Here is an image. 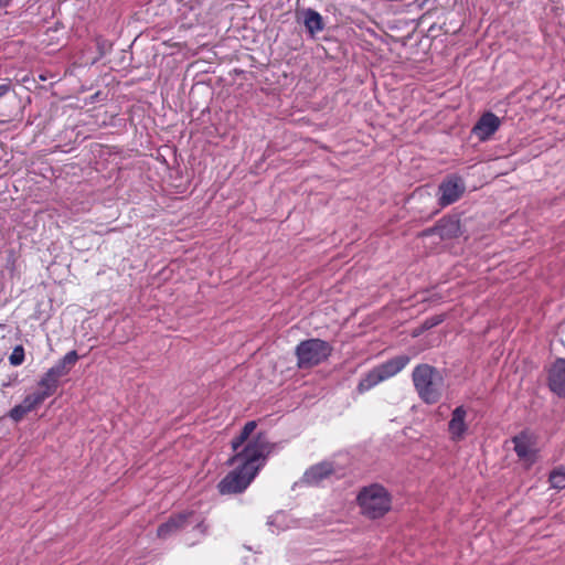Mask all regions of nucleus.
<instances>
[{"instance_id": "6", "label": "nucleus", "mask_w": 565, "mask_h": 565, "mask_svg": "<svg viewBox=\"0 0 565 565\" xmlns=\"http://www.w3.org/2000/svg\"><path fill=\"white\" fill-rule=\"evenodd\" d=\"M512 443L519 459L524 465L531 466L535 461L537 454L536 437L529 431H522L512 438Z\"/></svg>"}, {"instance_id": "3", "label": "nucleus", "mask_w": 565, "mask_h": 565, "mask_svg": "<svg viewBox=\"0 0 565 565\" xmlns=\"http://www.w3.org/2000/svg\"><path fill=\"white\" fill-rule=\"evenodd\" d=\"M361 513L369 519L384 516L392 507V497L388 491L380 484L364 487L358 498Z\"/></svg>"}, {"instance_id": "5", "label": "nucleus", "mask_w": 565, "mask_h": 565, "mask_svg": "<svg viewBox=\"0 0 565 565\" xmlns=\"http://www.w3.org/2000/svg\"><path fill=\"white\" fill-rule=\"evenodd\" d=\"M409 362V358L406 355H399L386 363H383L379 367L369 372L359 383V391L365 392L377 385L379 383L394 376L402 371Z\"/></svg>"}, {"instance_id": "10", "label": "nucleus", "mask_w": 565, "mask_h": 565, "mask_svg": "<svg viewBox=\"0 0 565 565\" xmlns=\"http://www.w3.org/2000/svg\"><path fill=\"white\" fill-rule=\"evenodd\" d=\"M467 409L463 406L456 407L451 413V418L448 423V431L452 440H461L465 438L468 430L466 423Z\"/></svg>"}, {"instance_id": "19", "label": "nucleus", "mask_w": 565, "mask_h": 565, "mask_svg": "<svg viewBox=\"0 0 565 565\" xmlns=\"http://www.w3.org/2000/svg\"><path fill=\"white\" fill-rule=\"evenodd\" d=\"M550 481L554 488L563 489L565 488V475L561 471L556 470L551 473Z\"/></svg>"}, {"instance_id": "15", "label": "nucleus", "mask_w": 565, "mask_h": 565, "mask_svg": "<svg viewBox=\"0 0 565 565\" xmlns=\"http://www.w3.org/2000/svg\"><path fill=\"white\" fill-rule=\"evenodd\" d=\"M77 360L78 355L76 351H70L53 367L60 373V375L64 376L70 372L71 367L77 362Z\"/></svg>"}, {"instance_id": "17", "label": "nucleus", "mask_w": 565, "mask_h": 565, "mask_svg": "<svg viewBox=\"0 0 565 565\" xmlns=\"http://www.w3.org/2000/svg\"><path fill=\"white\" fill-rule=\"evenodd\" d=\"M24 361V349L22 345H17L9 356V362L13 366L21 365Z\"/></svg>"}, {"instance_id": "16", "label": "nucleus", "mask_w": 565, "mask_h": 565, "mask_svg": "<svg viewBox=\"0 0 565 565\" xmlns=\"http://www.w3.org/2000/svg\"><path fill=\"white\" fill-rule=\"evenodd\" d=\"M46 398L38 391L30 393L25 396L22 404L26 411L32 412L36 409Z\"/></svg>"}, {"instance_id": "13", "label": "nucleus", "mask_w": 565, "mask_h": 565, "mask_svg": "<svg viewBox=\"0 0 565 565\" xmlns=\"http://www.w3.org/2000/svg\"><path fill=\"white\" fill-rule=\"evenodd\" d=\"M300 17L311 36H315L324 29L323 18L317 11L306 9L301 11Z\"/></svg>"}, {"instance_id": "1", "label": "nucleus", "mask_w": 565, "mask_h": 565, "mask_svg": "<svg viewBox=\"0 0 565 565\" xmlns=\"http://www.w3.org/2000/svg\"><path fill=\"white\" fill-rule=\"evenodd\" d=\"M256 426V422H247L239 436L232 440V448L235 455L228 462L237 465V469L230 472L218 483V490L222 494L244 491L264 465L266 456L270 451V445L264 435H257L242 450H238L248 440Z\"/></svg>"}, {"instance_id": "4", "label": "nucleus", "mask_w": 565, "mask_h": 565, "mask_svg": "<svg viewBox=\"0 0 565 565\" xmlns=\"http://www.w3.org/2000/svg\"><path fill=\"white\" fill-rule=\"evenodd\" d=\"M331 345L320 339H310L300 342L296 348L298 366L308 369L326 361L331 354Z\"/></svg>"}, {"instance_id": "9", "label": "nucleus", "mask_w": 565, "mask_h": 565, "mask_svg": "<svg viewBox=\"0 0 565 565\" xmlns=\"http://www.w3.org/2000/svg\"><path fill=\"white\" fill-rule=\"evenodd\" d=\"M501 119L492 113L483 114L475 125L472 132L480 139L486 140L491 138L493 134L499 129Z\"/></svg>"}, {"instance_id": "14", "label": "nucleus", "mask_w": 565, "mask_h": 565, "mask_svg": "<svg viewBox=\"0 0 565 565\" xmlns=\"http://www.w3.org/2000/svg\"><path fill=\"white\" fill-rule=\"evenodd\" d=\"M191 514L192 513L179 514L177 516L170 518L168 522L161 524L158 527V531H157L158 536L161 539L168 537L169 535H171L172 533H174L175 531L181 529L184 525L188 516Z\"/></svg>"}, {"instance_id": "18", "label": "nucleus", "mask_w": 565, "mask_h": 565, "mask_svg": "<svg viewBox=\"0 0 565 565\" xmlns=\"http://www.w3.org/2000/svg\"><path fill=\"white\" fill-rule=\"evenodd\" d=\"M30 412L26 411V408L24 407V405L21 403L19 405H15L10 412H9V417L18 423L20 422L26 414H29Z\"/></svg>"}, {"instance_id": "2", "label": "nucleus", "mask_w": 565, "mask_h": 565, "mask_svg": "<svg viewBox=\"0 0 565 565\" xmlns=\"http://www.w3.org/2000/svg\"><path fill=\"white\" fill-rule=\"evenodd\" d=\"M415 390L426 404L437 403L445 391L446 384L443 374L428 364L417 365L412 374Z\"/></svg>"}, {"instance_id": "7", "label": "nucleus", "mask_w": 565, "mask_h": 565, "mask_svg": "<svg viewBox=\"0 0 565 565\" xmlns=\"http://www.w3.org/2000/svg\"><path fill=\"white\" fill-rule=\"evenodd\" d=\"M465 189V183L459 177H448L439 185V204L441 206H447L455 203L463 194Z\"/></svg>"}, {"instance_id": "12", "label": "nucleus", "mask_w": 565, "mask_h": 565, "mask_svg": "<svg viewBox=\"0 0 565 565\" xmlns=\"http://www.w3.org/2000/svg\"><path fill=\"white\" fill-rule=\"evenodd\" d=\"M63 375L52 366L38 383V392H40L45 398L52 396L58 386V381Z\"/></svg>"}, {"instance_id": "8", "label": "nucleus", "mask_w": 565, "mask_h": 565, "mask_svg": "<svg viewBox=\"0 0 565 565\" xmlns=\"http://www.w3.org/2000/svg\"><path fill=\"white\" fill-rule=\"evenodd\" d=\"M334 472L335 469L332 462L322 461L306 470L302 477V482L309 486H317L321 481L330 478Z\"/></svg>"}, {"instance_id": "20", "label": "nucleus", "mask_w": 565, "mask_h": 565, "mask_svg": "<svg viewBox=\"0 0 565 565\" xmlns=\"http://www.w3.org/2000/svg\"><path fill=\"white\" fill-rule=\"evenodd\" d=\"M9 90V87L7 85L0 86V97L3 96Z\"/></svg>"}, {"instance_id": "21", "label": "nucleus", "mask_w": 565, "mask_h": 565, "mask_svg": "<svg viewBox=\"0 0 565 565\" xmlns=\"http://www.w3.org/2000/svg\"><path fill=\"white\" fill-rule=\"evenodd\" d=\"M557 342H558V343H561V342H562V340L559 339V340H557ZM555 344H556V341H553V342H552V345L554 347Z\"/></svg>"}, {"instance_id": "11", "label": "nucleus", "mask_w": 565, "mask_h": 565, "mask_svg": "<svg viewBox=\"0 0 565 565\" xmlns=\"http://www.w3.org/2000/svg\"><path fill=\"white\" fill-rule=\"evenodd\" d=\"M548 386L557 396H565V360L557 359L548 370Z\"/></svg>"}]
</instances>
